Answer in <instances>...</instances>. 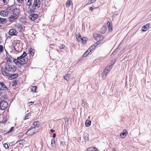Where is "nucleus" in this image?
<instances>
[{
	"mask_svg": "<svg viewBox=\"0 0 151 151\" xmlns=\"http://www.w3.org/2000/svg\"><path fill=\"white\" fill-rule=\"evenodd\" d=\"M40 0H34L32 8V11L34 12L36 9V7L39 8L40 6Z\"/></svg>",
	"mask_w": 151,
	"mask_h": 151,
	"instance_id": "nucleus-1",
	"label": "nucleus"
},
{
	"mask_svg": "<svg viewBox=\"0 0 151 151\" xmlns=\"http://www.w3.org/2000/svg\"><path fill=\"white\" fill-rule=\"evenodd\" d=\"M5 67L6 69L7 70V71L9 72L14 73L16 70V68L15 66L10 65L6 64Z\"/></svg>",
	"mask_w": 151,
	"mask_h": 151,
	"instance_id": "nucleus-2",
	"label": "nucleus"
},
{
	"mask_svg": "<svg viewBox=\"0 0 151 151\" xmlns=\"http://www.w3.org/2000/svg\"><path fill=\"white\" fill-rule=\"evenodd\" d=\"M8 103L7 101H0V109L1 110H4L6 109L8 106Z\"/></svg>",
	"mask_w": 151,
	"mask_h": 151,
	"instance_id": "nucleus-3",
	"label": "nucleus"
},
{
	"mask_svg": "<svg viewBox=\"0 0 151 151\" xmlns=\"http://www.w3.org/2000/svg\"><path fill=\"white\" fill-rule=\"evenodd\" d=\"M37 127H34L31 128L29 129L26 132V134L28 135V136L32 135L34 133H35V131L34 130V129Z\"/></svg>",
	"mask_w": 151,
	"mask_h": 151,
	"instance_id": "nucleus-4",
	"label": "nucleus"
},
{
	"mask_svg": "<svg viewBox=\"0 0 151 151\" xmlns=\"http://www.w3.org/2000/svg\"><path fill=\"white\" fill-rule=\"evenodd\" d=\"M8 90L7 87L3 82H0V96L1 94V91H6Z\"/></svg>",
	"mask_w": 151,
	"mask_h": 151,
	"instance_id": "nucleus-5",
	"label": "nucleus"
},
{
	"mask_svg": "<svg viewBox=\"0 0 151 151\" xmlns=\"http://www.w3.org/2000/svg\"><path fill=\"white\" fill-rule=\"evenodd\" d=\"M1 71L2 74L4 76H10L9 72L7 71V70L6 69L5 67H2L1 68Z\"/></svg>",
	"mask_w": 151,
	"mask_h": 151,
	"instance_id": "nucleus-6",
	"label": "nucleus"
},
{
	"mask_svg": "<svg viewBox=\"0 0 151 151\" xmlns=\"http://www.w3.org/2000/svg\"><path fill=\"white\" fill-rule=\"evenodd\" d=\"M18 32L14 29H12L9 30V34L11 36L16 35Z\"/></svg>",
	"mask_w": 151,
	"mask_h": 151,
	"instance_id": "nucleus-7",
	"label": "nucleus"
},
{
	"mask_svg": "<svg viewBox=\"0 0 151 151\" xmlns=\"http://www.w3.org/2000/svg\"><path fill=\"white\" fill-rule=\"evenodd\" d=\"M10 9H12V11H13V14L17 15V16H18V17L19 16V14L20 12L19 9L15 8L13 9V8L11 7Z\"/></svg>",
	"mask_w": 151,
	"mask_h": 151,
	"instance_id": "nucleus-8",
	"label": "nucleus"
},
{
	"mask_svg": "<svg viewBox=\"0 0 151 151\" xmlns=\"http://www.w3.org/2000/svg\"><path fill=\"white\" fill-rule=\"evenodd\" d=\"M38 17V15L37 14H33L31 15H30L29 16V19L32 21L35 20Z\"/></svg>",
	"mask_w": 151,
	"mask_h": 151,
	"instance_id": "nucleus-9",
	"label": "nucleus"
},
{
	"mask_svg": "<svg viewBox=\"0 0 151 151\" xmlns=\"http://www.w3.org/2000/svg\"><path fill=\"white\" fill-rule=\"evenodd\" d=\"M13 48L17 52H20L22 50V49L21 47L18 44H16L15 46L13 47Z\"/></svg>",
	"mask_w": 151,
	"mask_h": 151,
	"instance_id": "nucleus-10",
	"label": "nucleus"
},
{
	"mask_svg": "<svg viewBox=\"0 0 151 151\" xmlns=\"http://www.w3.org/2000/svg\"><path fill=\"white\" fill-rule=\"evenodd\" d=\"M13 62L18 67H20L21 66L23 65L22 63L20 61V60L18 59H14Z\"/></svg>",
	"mask_w": 151,
	"mask_h": 151,
	"instance_id": "nucleus-11",
	"label": "nucleus"
},
{
	"mask_svg": "<svg viewBox=\"0 0 151 151\" xmlns=\"http://www.w3.org/2000/svg\"><path fill=\"white\" fill-rule=\"evenodd\" d=\"M19 76L18 73H16L15 74H10V76H9V79L12 80L15 78H17Z\"/></svg>",
	"mask_w": 151,
	"mask_h": 151,
	"instance_id": "nucleus-12",
	"label": "nucleus"
},
{
	"mask_svg": "<svg viewBox=\"0 0 151 151\" xmlns=\"http://www.w3.org/2000/svg\"><path fill=\"white\" fill-rule=\"evenodd\" d=\"M18 17V16H17V15H15L14 14L12 15L9 18V22H13L14 21L15 19H17Z\"/></svg>",
	"mask_w": 151,
	"mask_h": 151,
	"instance_id": "nucleus-13",
	"label": "nucleus"
},
{
	"mask_svg": "<svg viewBox=\"0 0 151 151\" xmlns=\"http://www.w3.org/2000/svg\"><path fill=\"white\" fill-rule=\"evenodd\" d=\"M150 24L147 23L143 26L142 28V30L143 31H146L149 28Z\"/></svg>",
	"mask_w": 151,
	"mask_h": 151,
	"instance_id": "nucleus-14",
	"label": "nucleus"
},
{
	"mask_svg": "<svg viewBox=\"0 0 151 151\" xmlns=\"http://www.w3.org/2000/svg\"><path fill=\"white\" fill-rule=\"evenodd\" d=\"M108 25L109 31L111 32L113 30L112 22H111L109 21L107 23Z\"/></svg>",
	"mask_w": 151,
	"mask_h": 151,
	"instance_id": "nucleus-15",
	"label": "nucleus"
},
{
	"mask_svg": "<svg viewBox=\"0 0 151 151\" xmlns=\"http://www.w3.org/2000/svg\"><path fill=\"white\" fill-rule=\"evenodd\" d=\"M128 132L126 130H124L123 132L122 133L120 134V136L123 138H124L126 136V135L128 134Z\"/></svg>",
	"mask_w": 151,
	"mask_h": 151,
	"instance_id": "nucleus-16",
	"label": "nucleus"
},
{
	"mask_svg": "<svg viewBox=\"0 0 151 151\" xmlns=\"http://www.w3.org/2000/svg\"><path fill=\"white\" fill-rule=\"evenodd\" d=\"M8 14V12L6 11H0V15L3 17L7 16Z\"/></svg>",
	"mask_w": 151,
	"mask_h": 151,
	"instance_id": "nucleus-17",
	"label": "nucleus"
},
{
	"mask_svg": "<svg viewBox=\"0 0 151 151\" xmlns=\"http://www.w3.org/2000/svg\"><path fill=\"white\" fill-rule=\"evenodd\" d=\"M15 27L18 29L19 31H21L23 29V27L20 24H17L16 25Z\"/></svg>",
	"mask_w": 151,
	"mask_h": 151,
	"instance_id": "nucleus-18",
	"label": "nucleus"
},
{
	"mask_svg": "<svg viewBox=\"0 0 151 151\" xmlns=\"http://www.w3.org/2000/svg\"><path fill=\"white\" fill-rule=\"evenodd\" d=\"M96 36V38H95V40H96L98 41L101 40L103 38V36L97 34Z\"/></svg>",
	"mask_w": 151,
	"mask_h": 151,
	"instance_id": "nucleus-19",
	"label": "nucleus"
},
{
	"mask_svg": "<svg viewBox=\"0 0 151 151\" xmlns=\"http://www.w3.org/2000/svg\"><path fill=\"white\" fill-rule=\"evenodd\" d=\"M106 31V27L105 26H103L100 29V32L102 34L105 33Z\"/></svg>",
	"mask_w": 151,
	"mask_h": 151,
	"instance_id": "nucleus-20",
	"label": "nucleus"
},
{
	"mask_svg": "<svg viewBox=\"0 0 151 151\" xmlns=\"http://www.w3.org/2000/svg\"><path fill=\"white\" fill-rule=\"evenodd\" d=\"M7 21L6 18H3L0 17V24H4L7 22Z\"/></svg>",
	"mask_w": 151,
	"mask_h": 151,
	"instance_id": "nucleus-21",
	"label": "nucleus"
},
{
	"mask_svg": "<svg viewBox=\"0 0 151 151\" xmlns=\"http://www.w3.org/2000/svg\"><path fill=\"white\" fill-rule=\"evenodd\" d=\"M33 3V0H27L26 2V4L27 6H32V4Z\"/></svg>",
	"mask_w": 151,
	"mask_h": 151,
	"instance_id": "nucleus-22",
	"label": "nucleus"
},
{
	"mask_svg": "<svg viewBox=\"0 0 151 151\" xmlns=\"http://www.w3.org/2000/svg\"><path fill=\"white\" fill-rule=\"evenodd\" d=\"M97 149L96 147H91L87 150V151H97Z\"/></svg>",
	"mask_w": 151,
	"mask_h": 151,
	"instance_id": "nucleus-23",
	"label": "nucleus"
},
{
	"mask_svg": "<svg viewBox=\"0 0 151 151\" xmlns=\"http://www.w3.org/2000/svg\"><path fill=\"white\" fill-rule=\"evenodd\" d=\"M70 5H73L72 2L69 0H68L66 3V7H68Z\"/></svg>",
	"mask_w": 151,
	"mask_h": 151,
	"instance_id": "nucleus-24",
	"label": "nucleus"
},
{
	"mask_svg": "<svg viewBox=\"0 0 151 151\" xmlns=\"http://www.w3.org/2000/svg\"><path fill=\"white\" fill-rule=\"evenodd\" d=\"M30 55L33 56L35 53V50L34 49L31 48L29 51Z\"/></svg>",
	"mask_w": 151,
	"mask_h": 151,
	"instance_id": "nucleus-25",
	"label": "nucleus"
},
{
	"mask_svg": "<svg viewBox=\"0 0 151 151\" xmlns=\"http://www.w3.org/2000/svg\"><path fill=\"white\" fill-rule=\"evenodd\" d=\"M70 77V75L69 74H68L65 75L63 76V78L64 79H65L67 81H68L69 80V78Z\"/></svg>",
	"mask_w": 151,
	"mask_h": 151,
	"instance_id": "nucleus-26",
	"label": "nucleus"
},
{
	"mask_svg": "<svg viewBox=\"0 0 151 151\" xmlns=\"http://www.w3.org/2000/svg\"><path fill=\"white\" fill-rule=\"evenodd\" d=\"M113 65H110L109 66H107L105 70V71H106V72H107V73H108L110 70L112 68V66Z\"/></svg>",
	"mask_w": 151,
	"mask_h": 151,
	"instance_id": "nucleus-27",
	"label": "nucleus"
},
{
	"mask_svg": "<svg viewBox=\"0 0 151 151\" xmlns=\"http://www.w3.org/2000/svg\"><path fill=\"white\" fill-rule=\"evenodd\" d=\"M91 121L90 120H86L85 123V124L87 127H89L91 124Z\"/></svg>",
	"mask_w": 151,
	"mask_h": 151,
	"instance_id": "nucleus-28",
	"label": "nucleus"
},
{
	"mask_svg": "<svg viewBox=\"0 0 151 151\" xmlns=\"http://www.w3.org/2000/svg\"><path fill=\"white\" fill-rule=\"evenodd\" d=\"M28 59L27 58H24L22 60H20V62L22 63V64H24L27 63L28 62Z\"/></svg>",
	"mask_w": 151,
	"mask_h": 151,
	"instance_id": "nucleus-29",
	"label": "nucleus"
},
{
	"mask_svg": "<svg viewBox=\"0 0 151 151\" xmlns=\"http://www.w3.org/2000/svg\"><path fill=\"white\" fill-rule=\"evenodd\" d=\"M90 50L88 49L83 54V57H86L89 53L91 52L89 51Z\"/></svg>",
	"mask_w": 151,
	"mask_h": 151,
	"instance_id": "nucleus-30",
	"label": "nucleus"
},
{
	"mask_svg": "<svg viewBox=\"0 0 151 151\" xmlns=\"http://www.w3.org/2000/svg\"><path fill=\"white\" fill-rule=\"evenodd\" d=\"M37 87L36 86H33L31 88V90L32 91L34 92H36V90L37 89Z\"/></svg>",
	"mask_w": 151,
	"mask_h": 151,
	"instance_id": "nucleus-31",
	"label": "nucleus"
},
{
	"mask_svg": "<svg viewBox=\"0 0 151 151\" xmlns=\"http://www.w3.org/2000/svg\"><path fill=\"white\" fill-rule=\"evenodd\" d=\"M108 73H107V72H106V71H104V72H103L101 74L102 77L105 78L106 77Z\"/></svg>",
	"mask_w": 151,
	"mask_h": 151,
	"instance_id": "nucleus-32",
	"label": "nucleus"
},
{
	"mask_svg": "<svg viewBox=\"0 0 151 151\" xmlns=\"http://www.w3.org/2000/svg\"><path fill=\"white\" fill-rule=\"evenodd\" d=\"M17 84V81H13L12 82V85L13 86H16Z\"/></svg>",
	"mask_w": 151,
	"mask_h": 151,
	"instance_id": "nucleus-33",
	"label": "nucleus"
},
{
	"mask_svg": "<svg viewBox=\"0 0 151 151\" xmlns=\"http://www.w3.org/2000/svg\"><path fill=\"white\" fill-rule=\"evenodd\" d=\"M87 40V38H86L84 37L82 39V40H81V41L83 43L85 44Z\"/></svg>",
	"mask_w": 151,
	"mask_h": 151,
	"instance_id": "nucleus-34",
	"label": "nucleus"
},
{
	"mask_svg": "<svg viewBox=\"0 0 151 151\" xmlns=\"http://www.w3.org/2000/svg\"><path fill=\"white\" fill-rule=\"evenodd\" d=\"M95 48V46L94 45H92L91 46L89 49H88L90 50V52H91L92 50H93Z\"/></svg>",
	"mask_w": 151,
	"mask_h": 151,
	"instance_id": "nucleus-35",
	"label": "nucleus"
},
{
	"mask_svg": "<svg viewBox=\"0 0 151 151\" xmlns=\"http://www.w3.org/2000/svg\"><path fill=\"white\" fill-rule=\"evenodd\" d=\"M14 129V127H12L9 130V131L7 132L6 133V134H8L11 132H12L13 131V130Z\"/></svg>",
	"mask_w": 151,
	"mask_h": 151,
	"instance_id": "nucleus-36",
	"label": "nucleus"
},
{
	"mask_svg": "<svg viewBox=\"0 0 151 151\" xmlns=\"http://www.w3.org/2000/svg\"><path fill=\"white\" fill-rule=\"evenodd\" d=\"M83 38H82L81 35L79 34L78 37V42H80L81 41Z\"/></svg>",
	"mask_w": 151,
	"mask_h": 151,
	"instance_id": "nucleus-37",
	"label": "nucleus"
},
{
	"mask_svg": "<svg viewBox=\"0 0 151 151\" xmlns=\"http://www.w3.org/2000/svg\"><path fill=\"white\" fill-rule=\"evenodd\" d=\"M29 113H28V114H27L26 115H25V116L24 118V120H26V119H29Z\"/></svg>",
	"mask_w": 151,
	"mask_h": 151,
	"instance_id": "nucleus-38",
	"label": "nucleus"
},
{
	"mask_svg": "<svg viewBox=\"0 0 151 151\" xmlns=\"http://www.w3.org/2000/svg\"><path fill=\"white\" fill-rule=\"evenodd\" d=\"M4 51L3 47L2 45H0V52H2Z\"/></svg>",
	"mask_w": 151,
	"mask_h": 151,
	"instance_id": "nucleus-39",
	"label": "nucleus"
},
{
	"mask_svg": "<svg viewBox=\"0 0 151 151\" xmlns=\"http://www.w3.org/2000/svg\"><path fill=\"white\" fill-rule=\"evenodd\" d=\"M55 140L54 139H51V145L52 147H53V143L55 144Z\"/></svg>",
	"mask_w": 151,
	"mask_h": 151,
	"instance_id": "nucleus-40",
	"label": "nucleus"
},
{
	"mask_svg": "<svg viewBox=\"0 0 151 151\" xmlns=\"http://www.w3.org/2000/svg\"><path fill=\"white\" fill-rule=\"evenodd\" d=\"M89 135L88 134H87L86 136L84 137V139L85 140L88 141L89 140Z\"/></svg>",
	"mask_w": 151,
	"mask_h": 151,
	"instance_id": "nucleus-41",
	"label": "nucleus"
},
{
	"mask_svg": "<svg viewBox=\"0 0 151 151\" xmlns=\"http://www.w3.org/2000/svg\"><path fill=\"white\" fill-rule=\"evenodd\" d=\"M23 58H24V57L22 56V55L20 57H17V59L20 61V60H22Z\"/></svg>",
	"mask_w": 151,
	"mask_h": 151,
	"instance_id": "nucleus-42",
	"label": "nucleus"
},
{
	"mask_svg": "<svg viewBox=\"0 0 151 151\" xmlns=\"http://www.w3.org/2000/svg\"><path fill=\"white\" fill-rule=\"evenodd\" d=\"M4 147L6 149H8L9 147L8 144L6 143H5L4 145Z\"/></svg>",
	"mask_w": 151,
	"mask_h": 151,
	"instance_id": "nucleus-43",
	"label": "nucleus"
},
{
	"mask_svg": "<svg viewBox=\"0 0 151 151\" xmlns=\"http://www.w3.org/2000/svg\"><path fill=\"white\" fill-rule=\"evenodd\" d=\"M18 142H19V144L20 145H22L24 142V141L22 140H20Z\"/></svg>",
	"mask_w": 151,
	"mask_h": 151,
	"instance_id": "nucleus-44",
	"label": "nucleus"
},
{
	"mask_svg": "<svg viewBox=\"0 0 151 151\" xmlns=\"http://www.w3.org/2000/svg\"><path fill=\"white\" fill-rule=\"evenodd\" d=\"M39 123V122L38 121H36V122H34L33 123V124L34 125H37Z\"/></svg>",
	"mask_w": 151,
	"mask_h": 151,
	"instance_id": "nucleus-45",
	"label": "nucleus"
},
{
	"mask_svg": "<svg viewBox=\"0 0 151 151\" xmlns=\"http://www.w3.org/2000/svg\"><path fill=\"white\" fill-rule=\"evenodd\" d=\"M65 47V45L63 44H62L60 45L59 48L60 49H63Z\"/></svg>",
	"mask_w": 151,
	"mask_h": 151,
	"instance_id": "nucleus-46",
	"label": "nucleus"
},
{
	"mask_svg": "<svg viewBox=\"0 0 151 151\" xmlns=\"http://www.w3.org/2000/svg\"><path fill=\"white\" fill-rule=\"evenodd\" d=\"M6 60L7 62L10 63L12 61L11 59L10 58H7Z\"/></svg>",
	"mask_w": 151,
	"mask_h": 151,
	"instance_id": "nucleus-47",
	"label": "nucleus"
},
{
	"mask_svg": "<svg viewBox=\"0 0 151 151\" xmlns=\"http://www.w3.org/2000/svg\"><path fill=\"white\" fill-rule=\"evenodd\" d=\"M22 56H23L24 58L27 55V53L25 52H24L22 55Z\"/></svg>",
	"mask_w": 151,
	"mask_h": 151,
	"instance_id": "nucleus-48",
	"label": "nucleus"
},
{
	"mask_svg": "<svg viewBox=\"0 0 151 151\" xmlns=\"http://www.w3.org/2000/svg\"><path fill=\"white\" fill-rule=\"evenodd\" d=\"M60 145H62V146H63L65 145V142H60Z\"/></svg>",
	"mask_w": 151,
	"mask_h": 151,
	"instance_id": "nucleus-49",
	"label": "nucleus"
},
{
	"mask_svg": "<svg viewBox=\"0 0 151 151\" xmlns=\"http://www.w3.org/2000/svg\"><path fill=\"white\" fill-rule=\"evenodd\" d=\"M88 4H91L93 3L92 0H90L88 1Z\"/></svg>",
	"mask_w": 151,
	"mask_h": 151,
	"instance_id": "nucleus-50",
	"label": "nucleus"
},
{
	"mask_svg": "<svg viewBox=\"0 0 151 151\" xmlns=\"http://www.w3.org/2000/svg\"><path fill=\"white\" fill-rule=\"evenodd\" d=\"M94 9L92 7H90L89 8V10L91 11V12H93V10Z\"/></svg>",
	"mask_w": 151,
	"mask_h": 151,
	"instance_id": "nucleus-51",
	"label": "nucleus"
},
{
	"mask_svg": "<svg viewBox=\"0 0 151 151\" xmlns=\"http://www.w3.org/2000/svg\"><path fill=\"white\" fill-rule=\"evenodd\" d=\"M18 3L21 2L23 0H17Z\"/></svg>",
	"mask_w": 151,
	"mask_h": 151,
	"instance_id": "nucleus-52",
	"label": "nucleus"
},
{
	"mask_svg": "<svg viewBox=\"0 0 151 151\" xmlns=\"http://www.w3.org/2000/svg\"><path fill=\"white\" fill-rule=\"evenodd\" d=\"M55 137H56V134H55L53 133V136H52V137L54 138H55Z\"/></svg>",
	"mask_w": 151,
	"mask_h": 151,
	"instance_id": "nucleus-53",
	"label": "nucleus"
},
{
	"mask_svg": "<svg viewBox=\"0 0 151 151\" xmlns=\"http://www.w3.org/2000/svg\"><path fill=\"white\" fill-rule=\"evenodd\" d=\"M34 103V102H30L28 103V104H30V105L33 104Z\"/></svg>",
	"mask_w": 151,
	"mask_h": 151,
	"instance_id": "nucleus-54",
	"label": "nucleus"
},
{
	"mask_svg": "<svg viewBox=\"0 0 151 151\" xmlns=\"http://www.w3.org/2000/svg\"><path fill=\"white\" fill-rule=\"evenodd\" d=\"M1 1H2L4 2V4L5 3L6 0H0Z\"/></svg>",
	"mask_w": 151,
	"mask_h": 151,
	"instance_id": "nucleus-55",
	"label": "nucleus"
},
{
	"mask_svg": "<svg viewBox=\"0 0 151 151\" xmlns=\"http://www.w3.org/2000/svg\"><path fill=\"white\" fill-rule=\"evenodd\" d=\"M50 131L51 132H55V131L52 129H51L50 130Z\"/></svg>",
	"mask_w": 151,
	"mask_h": 151,
	"instance_id": "nucleus-56",
	"label": "nucleus"
},
{
	"mask_svg": "<svg viewBox=\"0 0 151 151\" xmlns=\"http://www.w3.org/2000/svg\"><path fill=\"white\" fill-rule=\"evenodd\" d=\"M93 45H94V46H95V47H96V46L97 45V44L96 43H94V44H93Z\"/></svg>",
	"mask_w": 151,
	"mask_h": 151,
	"instance_id": "nucleus-57",
	"label": "nucleus"
},
{
	"mask_svg": "<svg viewBox=\"0 0 151 151\" xmlns=\"http://www.w3.org/2000/svg\"><path fill=\"white\" fill-rule=\"evenodd\" d=\"M18 138H21V137H22V136H21V135L18 136Z\"/></svg>",
	"mask_w": 151,
	"mask_h": 151,
	"instance_id": "nucleus-58",
	"label": "nucleus"
},
{
	"mask_svg": "<svg viewBox=\"0 0 151 151\" xmlns=\"http://www.w3.org/2000/svg\"><path fill=\"white\" fill-rule=\"evenodd\" d=\"M78 36L77 35H76V39H77V40H78Z\"/></svg>",
	"mask_w": 151,
	"mask_h": 151,
	"instance_id": "nucleus-59",
	"label": "nucleus"
},
{
	"mask_svg": "<svg viewBox=\"0 0 151 151\" xmlns=\"http://www.w3.org/2000/svg\"><path fill=\"white\" fill-rule=\"evenodd\" d=\"M93 2V3L95 1H96V0H92Z\"/></svg>",
	"mask_w": 151,
	"mask_h": 151,
	"instance_id": "nucleus-60",
	"label": "nucleus"
},
{
	"mask_svg": "<svg viewBox=\"0 0 151 151\" xmlns=\"http://www.w3.org/2000/svg\"><path fill=\"white\" fill-rule=\"evenodd\" d=\"M112 150L113 151H116L115 149H113Z\"/></svg>",
	"mask_w": 151,
	"mask_h": 151,
	"instance_id": "nucleus-61",
	"label": "nucleus"
},
{
	"mask_svg": "<svg viewBox=\"0 0 151 151\" xmlns=\"http://www.w3.org/2000/svg\"><path fill=\"white\" fill-rule=\"evenodd\" d=\"M1 27H2L1 26V25H0V29H1Z\"/></svg>",
	"mask_w": 151,
	"mask_h": 151,
	"instance_id": "nucleus-62",
	"label": "nucleus"
},
{
	"mask_svg": "<svg viewBox=\"0 0 151 151\" xmlns=\"http://www.w3.org/2000/svg\"><path fill=\"white\" fill-rule=\"evenodd\" d=\"M97 8H98L97 7H96L94 9H97Z\"/></svg>",
	"mask_w": 151,
	"mask_h": 151,
	"instance_id": "nucleus-63",
	"label": "nucleus"
},
{
	"mask_svg": "<svg viewBox=\"0 0 151 151\" xmlns=\"http://www.w3.org/2000/svg\"><path fill=\"white\" fill-rule=\"evenodd\" d=\"M85 104H86V103L84 104V105H85Z\"/></svg>",
	"mask_w": 151,
	"mask_h": 151,
	"instance_id": "nucleus-64",
	"label": "nucleus"
}]
</instances>
